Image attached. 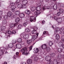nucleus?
Segmentation results:
<instances>
[{"mask_svg":"<svg viewBox=\"0 0 64 64\" xmlns=\"http://www.w3.org/2000/svg\"><path fill=\"white\" fill-rule=\"evenodd\" d=\"M22 5L21 4H19L18 6V8L21 9H25L27 8V5H28V1L27 0H21Z\"/></svg>","mask_w":64,"mask_h":64,"instance_id":"f257e3e1","label":"nucleus"},{"mask_svg":"<svg viewBox=\"0 0 64 64\" xmlns=\"http://www.w3.org/2000/svg\"><path fill=\"white\" fill-rule=\"evenodd\" d=\"M41 7L40 6H38L36 8V10H37V12H35L34 13L35 14V16L36 17L38 16L39 14H40L41 12V13H42V12L44 11V10L45 9H45V7L42 8V10H41Z\"/></svg>","mask_w":64,"mask_h":64,"instance_id":"f03ea898","label":"nucleus"},{"mask_svg":"<svg viewBox=\"0 0 64 64\" xmlns=\"http://www.w3.org/2000/svg\"><path fill=\"white\" fill-rule=\"evenodd\" d=\"M21 52H22V54H26V56L29 55L30 53L28 51V50L27 48H24L20 50Z\"/></svg>","mask_w":64,"mask_h":64,"instance_id":"7ed1b4c3","label":"nucleus"},{"mask_svg":"<svg viewBox=\"0 0 64 64\" xmlns=\"http://www.w3.org/2000/svg\"><path fill=\"white\" fill-rule=\"evenodd\" d=\"M50 57L49 56H46L45 58L46 60L47 61H51V57H54L55 54L54 53H53L50 54Z\"/></svg>","mask_w":64,"mask_h":64,"instance_id":"20e7f679","label":"nucleus"},{"mask_svg":"<svg viewBox=\"0 0 64 64\" xmlns=\"http://www.w3.org/2000/svg\"><path fill=\"white\" fill-rule=\"evenodd\" d=\"M52 8H53L54 10H56L57 8V5L54 4V6H47L46 7V9L49 10V9H51Z\"/></svg>","mask_w":64,"mask_h":64,"instance_id":"39448f33","label":"nucleus"},{"mask_svg":"<svg viewBox=\"0 0 64 64\" xmlns=\"http://www.w3.org/2000/svg\"><path fill=\"white\" fill-rule=\"evenodd\" d=\"M60 29V28H56V31H55L54 34H56V37L57 39H59V38H60L59 35V34H57V31H58V30L59 31Z\"/></svg>","mask_w":64,"mask_h":64,"instance_id":"423d86ee","label":"nucleus"},{"mask_svg":"<svg viewBox=\"0 0 64 64\" xmlns=\"http://www.w3.org/2000/svg\"><path fill=\"white\" fill-rule=\"evenodd\" d=\"M35 15V14L34 13V16H32L30 17V22H33V21L34 22H36V17L37 16H36Z\"/></svg>","mask_w":64,"mask_h":64,"instance_id":"0eeeda50","label":"nucleus"},{"mask_svg":"<svg viewBox=\"0 0 64 64\" xmlns=\"http://www.w3.org/2000/svg\"><path fill=\"white\" fill-rule=\"evenodd\" d=\"M0 49L1 50V52L0 53V55H2L3 54V52H4L5 51H6L7 48L3 47H1L0 48Z\"/></svg>","mask_w":64,"mask_h":64,"instance_id":"6e6552de","label":"nucleus"},{"mask_svg":"<svg viewBox=\"0 0 64 64\" xmlns=\"http://www.w3.org/2000/svg\"><path fill=\"white\" fill-rule=\"evenodd\" d=\"M50 64H58V62H57V60H54L53 62L50 61Z\"/></svg>","mask_w":64,"mask_h":64,"instance_id":"1a4fd4ad","label":"nucleus"},{"mask_svg":"<svg viewBox=\"0 0 64 64\" xmlns=\"http://www.w3.org/2000/svg\"><path fill=\"white\" fill-rule=\"evenodd\" d=\"M7 48H7L8 49L9 48H11L13 47V44L12 43L10 44H8L7 46Z\"/></svg>","mask_w":64,"mask_h":64,"instance_id":"9d476101","label":"nucleus"},{"mask_svg":"<svg viewBox=\"0 0 64 64\" xmlns=\"http://www.w3.org/2000/svg\"><path fill=\"white\" fill-rule=\"evenodd\" d=\"M30 8L31 10L32 11H35V10H36V8L34 6H30Z\"/></svg>","mask_w":64,"mask_h":64,"instance_id":"9b49d317","label":"nucleus"},{"mask_svg":"<svg viewBox=\"0 0 64 64\" xmlns=\"http://www.w3.org/2000/svg\"><path fill=\"white\" fill-rule=\"evenodd\" d=\"M17 24L11 23L10 24V28H14L17 25Z\"/></svg>","mask_w":64,"mask_h":64,"instance_id":"f8f14e48","label":"nucleus"},{"mask_svg":"<svg viewBox=\"0 0 64 64\" xmlns=\"http://www.w3.org/2000/svg\"><path fill=\"white\" fill-rule=\"evenodd\" d=\"M29 34H25L24 36V39L27 40L29 38Z\"/></svg>","mask_w":64,"mask_h":64,"instance_id":"ddd939ff","label":"nucleus"},{"mask_svg":"<svg viewBox=\"0 0 64 64\" xmlns=\"http://www.w3.org/2000/svg\"><path fill=\"white\" fill-rule=\"evenodd\" d=\"M32 57H34V60L36 61H37L38 59V56L36 55H32Z\"/></svg>","mask_w":64,"mask_h":64,"instance_id":"4468645a","label":"nucleus"},{"mask_svg":"<svg viewBox=\"0 0 64 64\" xmlns=\"http://www.w3.org/2000/svg\"><path fill=\"white\" fill-rule=\"evenodd\" d=\"M25 13L26 14H28V15H29L30 14H31V12L30 10H27L25 11Z\"/></svg>","mask_w":64,"mask_h":64,"instance_id":"2eb2a0df","label":"nucleus"},{"mask_svg":"<svg viewBox=\"0 0 64 64\" xmlns=\"http://www.w3.org/2000/svg\"><path fill=\"white\" fill-rule=\"evenodd\" d=\"M34 53H38V52L39 51V50L38 48H36L34 49Z\"/></svg>","mask_w":64,"mask_h":64,"instance_id":"dca6fc26","label":"nucleus"},{"mask_svg":"<svg viewBox=\"0 0 64 64\" xmlns=\"http://www.w3.org/2000/svg\"><path fill=\"white\" fill-rule=\"evenodd\" d=\"M4 37L5 38L7 39V38H8V37H10V35L9 34L8 35V32H6L5 34V35L4 36Z\"/></svg>","mask_w":64,"mask_h":64,"instance_id":"f3484780","label":"nucleus"},{"mask_svg":"<svg viewBox=\"0 0 64 64\" xmlns=\"http://www.w3.org/2000/svg\"><path fill=\"white\" fill-rule=\"evenodd\" d=\"M16 47L17 48H18V49H20V48H21L22 47V46H21V44H17L16 45Z\"/></svg>","mask_w":64,"mask_h":64,"instance_id":"a211bd4d","label":"nucleus"},{"mask_svg":"<svg viewBox=\"0 0 64 64\" xmlns=\"http://www.w3.org/2000/svg\"><path fill=\"white\" fill-rule=\"evenodd\" d=\"M11 9L13 12H14L15 9L16 8V6H12L11 7Z\"/></svg>","mask_w":64,"mask_h":64,"instance_id":"6ab92c4d","label":"nucleus"},{"mask_svg":"<svg viewBox=\"0 0 64 64\" xmlns=\"http://www.w3.org/2000/svg\"><path fill=\"white\" fill-rule=\"evenodd\" d=\"M48 45L49 46H51L52 45H53V43L51 41H49L48 42Z\"/></svg>","mask_w":64,"mask_h":64,"instance_id":"aec40b11","label":"nucleus"},{"mask_svg":"<svg viewBox=\"0 0 64 64\" xmlns=\"http://www.w3.org/2000/svg\"><path fill=\"white\" fill-rule=\"evenodd\" d=\"M57 21L58 23H62V18H58Z\"/></svg>","mask_w":64,"mask_h":64,"instance_id":"412c9836","label":"nucleus"},{"mask_svg":"<svg viewBox=\"0 0 64 64\" xmlns=\"http://www.w3.org/2000/svg\"><path fill=\"white\" fill-rule=\"evenodd\" d=\"M58 45L60 46H62L63 48L64 49V45L62 42H60L58 44Z\"/></svg>","mask_w":64,"mask_h":64,"instance_id":"4be33fe9","label":"nucleus"},{"mask_svg":"<svg viewBox=\"0 0 64 64\" xmlns=\"http://www.w3.org/2000/svg\"><path fill=\"white\" fill-rule=\"evenodd\" d=\"M32 60H31L30 59H28V60H27V62L28 64H30L32 63Z\"/></svg>","mask_w":64,"mask_h":64,"instance_id":"5701e85b","label":"nucleus"},{"mask_svg":"<svg viewBox=\"0 0 64 64\" xmlns=\"http://www.w3.org/2000/svg\"><path fill=\"white\" fill-rule=\"evenodd\" d=\"M37 38V36H32V41H34Z\"/></svg>","mask_w":64,"mask_h":64,"instance_id":"b1692460","label":"nucleus"},{"mask_svg":"<svg viewBox=\"0 0 64 64\" xmlns=\"http://www.w3.org/2000/svg\"><path fill=\"white\" fill-rule=\"evenodd\" d=\"M6 28V27L5 26H2L1 27V31H3L5 30V29Z\"/></svg>","mask_w":64,"mask_h":64,"instance_id":"393cba45","label":"nucleus"},{"mask_svg":"<svg viewBox=\"0 0 64 64\" xmlns=\"http://www.w3.org/2000/svg\"><path fill=\"white\" fill-rule=\"evenodd\" d=\"M42 48L43 49H45L46 48L47 45L46 44H44L42 46Z\"/></svg>","mask_w":64,"mask_h":64,"instance_id":"a878e982","label":"nucleus"},{"mask_svg":"<svg viewBox=\"0 0 64 64\" xmlns=\"http://www.w3.org/2000/svg\"><path fill=\"white\" fill-rule=\"evenodd\" d=\"M7 15L9 17H10L12 15V12H8L7 14Z\"/></svg>","mask_w":64,"mask_h":64,"instance_id":"bb28decb","label":"nucleus"},{"mask_svg":"<svg viewBox=\"0 0 64 64\" xmlns=\"http://www.w3.org/2000/svg\"><path fill=\"white\" fill-rule=\"evenodd\" d=\"M20 18H23L24 17V16H25V14H24L23 13H21L20 15Z\"/></svg>","mask_w":64,"mask_h":64,"instance_id":"cd10ccee","label":"nucleus"},{"mask_svg":"<svg viewBox=\"0 0 64 64\" xmlns=\"http://www.w3.org/2000/svg\"><path fill=\"white\" fill-rule=\"evenodd\" d=\"M63 49L62 48H59L58 49V52L60 53V52H62V51H63Z\"/></svg>","mask_w":64,"mask_h":64,"instance_id":"c85d7f7f","label":"nucleus"},{"mask_svg":"<svg viewBox=\"0 0 64 64\" xmlns=\"http://www.w3.org/2000/svg\"><path fill=\"white\" fill-rule=\"evenodd\" d=\"M58 11H59L60 13H64V10L62 9H60Z\"/></svg>","mask_w":64,"mask_h":64,"instance_id":"c756f323","label":"nucleus"},{"mask_svg":"<svg viewBox=\"0 0 64 64\" xmlns=\"http://www.w3.org/2000/svg\"><path fill=\"white\" fill-rule=\"evenodd\" d=\"M6 23H7V20H4L2 21V24L4 25V24H6Z\"/></svg>","mask_w":64,"mask_h":64,"instance_id":"7c9ffc66","label":"nucleus"},{"mask_svg":"<svg viewBox=\"0 0 64 64\" xmlns=\"http://www.w3.org/2000/svg\"><path fill=\"white\" fill-rule=\"evenodd\" d=\"M17 41L19 43H20L21 42H22V39L20 38H18L17 40Z\"/></svg>","mask_w":64,"mask_h":64,"instance_id":"2f4dec72","label":"nucleus"},{"mask_svg":"<svg viewBox=\"0 0 64 64\" xmlns=\"http://www.w3.org/2000/svg\"><path fill=\"white\" fill-rule=\"evenodd\" d=\"M15 14L16 15H19L20 14V12L18 11H16L15 12Z\"/></svg>","mask_w":64,"mask_h":64,"instance_id":"473e14b6","label":"nucleus"},{"mask_svg":"<svg viewBox=\"0 0 64 64\" xmlns=\"http://www.w3.org/2000/svg\"><path fill=\"white\" fill-rule=\"evenodd\" d=\"M20 21V18H17L16 19V22H19Z\"/></svg>","mask_w":64,"mask_h":64,"instance_id":"72a5a7b5","label":"nucleus"},{"mask_svg":"<svg viewBox=\"0 0 64 64\" xmlns=\"http://www.w3.org/2000/svg\"><path fill=\"white\" fill-rule=\"evenodd\" d=\"M34 34H36V35L37 36H38V35L39 34V33H37V31L36 30H34Z\"/></svg>","mask_w":64,"mask_h":64,"instance_id":"f704fd0d","label":"nucleus"},{"mask_svg":"<svg viewBox=\"0 0 64 64\" xmlns=\"http://www.w3.org/2000/svg\"><path fill=\"white\" fill-rule=\"evenodd\" d=\"M28 44H30L32 42V41L31 40H28L27 41Z\"/></svg>","mask_w":64,"mask_h":64,"instance_id":"c9c22d12","label":"nucleus"},{"mask_svg":"<svg viewBox=\"0 0 64 64\" xmlns=\"http://www.w3.org/2000/svg\"><path fill=\"white\" fill-rule=\"evenodd\" d=\"M32 28L34 30H37L38 29V28H37V27L34 26Z\"/></svg>","mask_w":64,"mask_h":64,"instance_id":"e433bc0d","label":"nucleus"},{"mask_svg":"<svg viewBox=\"0 0 64 64\" xmlns=\"http://www.w3.org/2000/svg\"><path fill=\"white\" fill-rule=\"evenodd\" d=\"M22 27V25H21V24L19 25L18 26V28L19 29H21Z\"/></svg>","mask_w":64,"mask_h":64,"instance_id":"4c0bfd02","label":"nucleus"},{"mask_svg":"<svg viewBox=\"0 0 64 64\" xmlns=\"http://www.w3.org/2000/svg\"><path fill=\"white\" fill-rule=\"evenodd\" d=\"M60 28L59 30H57L58 31L57 32H58V31H61V32H62V31H63L64 30V29H63V28H61L60 29Z\"/></svg>","mask_w":64,"mask_h":64,"instance_id":"58836bf2","label":"nucleus"},{"mask_svg":"<svg viewBox=\"0 0 64 64\" xmlns=\"http://www.w3.org/2000/svg\"><path fill=\"white\" fill-rule=\"evenodd\" d=\"M6 33H8V35H9V34H12V32H11V31L10 30L8 31Z\"/></svg>","mask_w":64,"mask_h":64,"instance_id":"ea45409f","label":"nucleus"},{"mask_svg":"<svg viewBox=\"0 0 64 64\" xmlns=\"http://www.w3.org/2000/svg\"><path fill=\"white\" fill-rule=\"evenodd\" d=\"M57 57L58 59H60V58H62V56H61V55H58Z\"/></svg>","mask_w":64,"mask_h":64,"instance_id":"a19ab883","label":"nucleus"},{"mask_svg":"<svg viewBox=\"0 0 64 64\" xmlns=\"http://www.w3.org/2000/svg\"><path fill=\"white\" fill-rule=\"evenodd\" d=\"M46 51L47 52H49L50 51V48L48 47L46 48Z\"/></svg>","mask_w":64,"mask_h":64,"instance_id":"79ce46f5","label":"nucleus"},{"mask_svg":"<svg viewBox=\"0 0 64 64\" xmlns=\"http://www.w3.org/2000/svg\"><path fill=\"white\" fill-rule=\"evenodd\" d=\"M4 19H5V20H6L8 19V16L7 15H5L4 16Z\"/></svg>","mask_w":64,"mask_h":64,"instance_id":"37998d69","label":"nucleus"},{"mask_svg":"<svg viewBox=\"0 0 64 64\" xmlns=\"http://www.w3.org/2000/svg\"><path fill=\"white\" fill-rule=\"evenodd\" d=\"M11 6H16L15 5V3L12 2H11L10 3Z\"/></svg>","mask_w":64,"mask_h":64,"instance_id":"c03bdc74","label":"nucleus"},{"mask_svg":"<svg viewBox=\"0 0 64 64\" xmlns=\"http://www.w3.org/2000/svg\"><path fill=\"white\" fill-rule=\"evenodd\" d=\"M12 42L13 44H15L16 43V40H12Z\"/></svg>","mask_w":64,"mask_h":64,"instance_id":"a18cd8bd","label":"nucleus"},{"mask_svg":"<svg viewBox=\"0 0 64 64\" xmlns=\"http://www.w3.org/2000/svg\"><path fill=\"white\" fill-rule=\"evenodd\" d=\"M27 22H25L23 24V26L25 27L26 26H27Z\"/></svg>","mask_w":64,"mask_h":64,"instance_id":"49530a36","label":"nucleus"},{"mask_svg":"<svg viewBox=\"0 0 64 64\" xmlns=\"http://www.w3.org/2000/svg\"><path fill=\"white\" fill-rule=\"evenodd\" d=\"M21 0H16V3H20Z\"/></svg>","mask_w":64,"mask_h":64,"instance_id":"de8ad7c7","label":"nucleus"},{"mask_svg":"<svg viewBox=\"0 0 64 64\" xmlns=\"http://www.w3.org/2000/svg\"><path fill=\"white\" fill-rule=\"evenodd\" d=\"M25 31H26V32H30V30L28 28L26 29Z\"/></svg>","mask_w":64,"mask_h":64,"instance_id":"09e8293b","label":"nucleus"},{"mask_svg":"<svg viewBox=\"0 0 64 64\" xmlns=\"http://www.w3.org/2000/svg\"><path fill=\"white\" fill-rule=\"evenodd\" d=\"M24 33H22V34H21L20 35V36L22 38H24Z\"/></svg>","mask_w":64,"mask_h":64,"instance_id":"8fccbe9b","label":"nucleus"},{"mask_svg":"<svg viewBox=\"0 0 64 64\" xmlns=\"http://www.w3.org/2000/svg\"><path fill=\"white\" fill-rule=\"evenodd\" d=\"M3 14V12L2 11L0 10V16H2Z\"/></svg>","mask_w":64,"mask_h":64,"instance_id":"3c124183","label":"nucleus"},{"mask_svg":"<svg viewBox=\"0 0 64 64\" xmlns=\"http://www.w3.org/2000/svg\"><path fill=\"white\" fill-rule=\"evenodd\" d=\"M62 41H64V36H63L62 37Z\"/></svg>","mask_w":64,"mask_h":64,"instance_id":"603ef678","label":"nucleus"},{"mask_svg":"<svg viewBox=\"0 0 64 64\" xmlns=\"http://www.w3.org/2000/svg\"><path fill=\"white\" fill-rule=\"evenodd\" d=\"M38 4V6H40L42 5V4L41 3V2H39Z\"/></svg>","mask_w":64,"mask_h":64,"instance_id":"864d4df0","label":"nucleus"},{"mask_svg":"<svg viewBox=\"0 0 64 64\" xmlns=\"http://www.w3.org/2000/svg\"><path fill=\"white\" fill-rule=\"evenodd\" d=\"M60 13L59 12L57 13L56 15H57V16H60Z\"/></svg>","mask_w":64,"mask_h":64,"instance_id":"5fc2aeb1","label":"nucleus"},{"mask_svg":"<svg viewBox=\"0 0 64 64\" xmlns=\"http://www.w3.org/2000/svg\"><path fill=\"white\" fill-rule=\"evenodd\" d=\"M45 23V21L44 20H43L42 22V25H43Z\"/></svg>","mask_w":64,"mask_h":64,"instance_id":"6e6d98bb","label":"nucleus"},{"mask_svg":"<svg viewBox=\"0 0 64 64\" xmlns=\"http://www.w3.org/2000/svg\"><path fill=\"white\" fill-rule=\"evenodd\" d=\"M54 19L56 21L57 20V19H58V18H57V17L56 16H55L54 18Z\"/></svg>","mask_w":64,"mask_h":64,"instance_id":"4d7b16f0","label":"nucleus"},{"mask_svg":"<svg viewBox=\"0 0 64 64\" xmlns=\"http://www.w3.org/2000/svg\"><path fill=\"white\" fill-rule=\"evenodd\" d=\"M12 34H16V31H13L12 32Z\"/></svg>","mask_w":64,"mask_h":64,"instance_id":"13d9d810","label":"nucleus"},{"mask_svg":"<svg viewBox=\"0 0 64 64\" xmlns=\"http://www.w3.org/2000/svg\"><path fill=\"white\" fill-rule=\"evenodd\" d=\"M29 49L30 50H31L32 49V46H31L30 47Z\"/></svg>","mask_w":64,"mask_h":64,"instance_id":"bf43d9fd","label":"nucleus"},{"mask_svg":"<svg viewBox=\"0 0 64 64\" xmlns=\"http://www.w3.org/2000/svg\"><path fill=\"white\" fill-rule=\"evenodd\" d=\"M40 1V2L41 3L42 1H43V0H38L37 1Z\"/></svg>","mask_w":64,"mask_h":64,"instance_id":"052dcab7","label":"nucleus"},{"mask_svg":"<svg viewBox=\"0 0 64 64\" xmlns=\"http://www.w3.org/2000/svg\"><path fill=\"white\" fill-rule=\"evenodd\" d=\"M19 54V52H17L16 53V55H18V54Z\"/></svg>","mask_w":64,"mask_h":64,"instance_id":"680f3d73","label":"nucleus"},{"mask_svg":"<svg viewBox=\"0 0 64 64\" xmlns=\"http://www.w3.org/2000/svg\"><path fill=\"white\" fill-rule=\"evenodd\" d=\"M21 44H22V45H24V42H22L21 43Z\"/></svg>","mask_w":64,"mask_h":64,"instance_id":"e2e57ef3","label":"nucleus"},{"mask_svg":"<svg viewBox=\"0 0 64 64\" xmlns=\"http://www.w3.org/2000/svg\"><path fill=\"white\" fill-rule=\"evenodd\" d=\"M55 41L56 42H58V39L56 40Z\"/></svg>","mask_w":64,"mask_h":64,"instance_id":"0e129e2a","label":"nucleus"},{"mask_svg":"<svg viewBox=\"0 0 64 64\" xmlns=\"http://www.w3.org/2000/svg\"><path fill=\"white\" fill-rule=\"evenodd\" d=\"M46 2H49V0H44Z\"/></svg>","mask_w":64,"mask_h":64,"instance_id":"69168bd1","label":"nucleus"},{"mask_svg":"<svg viewBox=\"0 0 64 64\" xmlns=\"http://www.w3.org/2000/svg\"><path fill=\"white\" fill-rule=\"evenodd\" d=\"M61 6L62 7H64V6L63 5V4H62V5Z\"/></svg>","mask_w":64,"mask_h":64,"instance_id":"338daca9","label":"nucleus"},{"mask_svg":"<svg viewBox=\"0 0 64 64\" xmlns=\"http://www.w3.org/2000/svg\"><path fill=\"white\" fill-rule=\"evenodd\" d=\"M22 64H26V62H23L22 63Z\"/></svg>","mask_w":64,"mask_h":64,"instance_id":"774afa93","label":"nucleus"}]
</instances>
